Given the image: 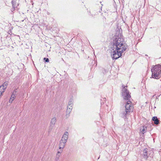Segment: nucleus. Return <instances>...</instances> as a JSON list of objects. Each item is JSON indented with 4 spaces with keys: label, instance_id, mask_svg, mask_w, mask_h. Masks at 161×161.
<instances>
[{
    "label": "nucleus",
    "instance_id": "f257e3e1",
    "mask_svg": "<svg viewBox=\"0 0 161 161\" xmlns=\"http://www.w3.org/2000/svg\"><path fill=\"white\" fill-rule=\"evenodd\" d=\"M123 39L121 38H116L113 42V50L111 53L112 58L116 59L122 55V53L126 49L123 42Z\"/></svg>",
    "mask_w": 161,
    "mask_h": 161
},
{
    "label": "nucleus",
    "instance_id": "f03ea898",
    "mask_svg": "<svg viewBox=\"0 0 161 161\" xmlns=\"http://www.w3.org/2000/svg\"><path fill=\"white\" fill-rule=\"evenodd\" d=\"M151 71L152 78L157 79H159L161 75V65L158 64L154 66L151 69Z\"/></svg>",
    "mask_w": 161,
    "mask_h": 161
},
{
    "label": "nucleus",
    "instance_id": "7ed1b4c3",
    "mask_svg": "<svg viewBox=\"0 0 161 161\" xmlns=\"http://www.w3.org/2000/svg\"><path fill=\"white\" fill-rule=\"evenodd\" d=\"M133 107L131 105V102L130 101H128L127 102L125 106V109L122 110L121 113V115L123 117H126L127 114H128L132 109Z\"/></svg>",
    "mask_w": 161,
    "mask_h": 161
},
{
    "label": "nucleus",
    "instance_id": "20e7f679",
    "mask_svg": "<svg viewBox=\"0 0 161 161\" xmlns=\"http://www.w3.org/2000/svg\"><path fill=\"white\" fill-rule=\"evenodd\" d=\"M122 87L121 93L123 98L125 100L130 101L131 96L129 91L127 89V86H124L123 85Z\"/></svg>",
    "mask_w": 161,
    "mask_h": 161
},
{
    "label": "nucleus",
    "instance_id": "39448f33",
    "mask_svg": "<svg viewBox=\"0 0 161 161\" xmlns=\"http://www.w3.org/2000/svg\"><path fill=\"white\" fill-rule=\"evenodd\" d=\"M68 133L67 131L65 132L63 135L59 144V149H63L65 147L68 137Z\"/></svg>",
    "mask_w": 161,
    "mask_h": 161
},
{
    "label": "nucleus",
    "instance_id": "423d86ee",
    "mask_svg": "<svg viewBox=\"0 0 161 161\" xmlns=\"http://www.w3.org/2000/svg\"><path fill=\"white\" fill-rule=\"evenodd\" d=\"M72 100H71L69 102L68 105L67 107V108L66 111V113L67 114L66 115V116H67V117H68L69 116V114L70 113L72 108Z\"/></svg>",
    "mask_w": 161,
    "mask_h": 161
},
{
    "label": "nucleus",
    "instance_id": "0eeeda50",
    "mask_svg": "<svg viewBox=\"0 0 161 161\" xmlns=\"http://www.w3.org/2000/svg\"><path fill=\"white\" fill-rule=\"evenodd\" d=\"M150 152V151H148V149L147 148L145 149L143 151V153L142 154V155L143 158L147 159L149 156V153Z\"/></svg>",
    "mask_w": 161,
    "mask_h": 161
},
{
    "label": "nucleus",
    "instance_id": "6e6552de",
    "mask_svg": "<svg viewBox=\"0 0 161 161\" xmlns=\"http://www.w3.org/2000/svg\"><path fill=\"white\" fill-rule=\"evenodd\" d=\"M56 119L55 117H53L50 123V126L52 128L53 127L56 122Z\"/></svg>",
    "mask_w": 161,
    "mask_h": 161
},
{
    "label": "nucleus",
    "instance_id": "1a4fd4ad",
    "mask_svg": "<svg viewBox=\"0 0 161 161\" xmlns=\"http://www.w3.org/2000/svg\"><path fill=\"white\" fill-rule=\"evenodd\" d=\"M152 120L154 121V123L156 125H158L159 124V120L157 117L154 116L152 118Z\"/></svg>",
    "mask_w": 161,
    "mask_h": 161
},
{
    "label": "nucleus",
    "instance_id": "9d476101",
    "mask_svg": "<svg viewBox=\"0 0 161 161\" xmlns=\"http://www.w3.org/2000/svg\"><path fill=\"white\" fill-rule=\"evenodd\" d=\"M147 129V127H146L145 128L144 126H142L141 127V130L142 134H144L146 132V130Z\"/></svg>",
    "mask_w": 161,
    "mask_h": 161
},
{
    "label": "nucleus",
    "instance_id": "9b49d317",
    "mask_svg": "<svg viewBox=\"0 0 161 161\" xmlns=\"http://www.w3.org/2000/svg\"><path fill=\"white\" fill-rule=\"evenodd\" d=\"M6 89L4 88L2 85L0 86V93L1 94H2V93L5 91Z\"/></svg>",
    "mask_w": 161,
    "mask_h": 161
},
{
    "label": "nucleus",
    "instance_id": "f8f14e48",
    "mask_svg": "<svg viewBox=\"0 0 161 161\" xmlns=\"http://www.w3.org/2000/svg\"><path fill=\"white\" fill-rule=\"evenodd\" d=\"M15 97V96L12 94L11 96V97L9 100V102L12 103L13 101L14 100Z\"/></svg>",
    "mask_w": 161,
    "mask_h": 161
},
{
    "label": "nucleus",
    "instance_id": "ddd939ff",
    "mask_svg": "<svg viewBox=\"0 0 161 161\" xmlns=\"http://www.w3.org/2000/svg\"><path fill=\"white\" fill-rule=\"evenodd\" d=\"M8 85V82H5L3 83L2 86H3V87H4V88H6L7 86Z\"/></svg>",
    "mask_w": 161,
    "mask_h": 161
},
{
    "label": "nucleus",
    "instance_id": "4468645a",
    "mask_svg": "<svg viewBox=\"0 0 161 161\" xmlns=\"http://www.w3.org/2000/svg\"><path fill=\"white\" fill-rule=\"evenodd\" d=\"M17 89H15L14 90L12 94L16 96V95H17Z\"/></svg>",
    "mask_w": 161,
    "mask_h": 161
},
{
    "label": "nucleus",
    "instance_id": "2eb2a0df",
    "mask_svg": "<svg viewBox=\"0 0 161 161\" xmlns=\"http://www.w3.org/2000/svg\"><path fill=\"white\" fill-rule=\"evenodd\" d=\"M14 2H13V1H12V9H11V11L13 12V11H14L15 9V7H14Z\"/></svg>",
    "mask_w": 161,
    "mask_h": 161
},
{
    "label": "nucleus",
    "instance_id": "dca6fc26",
    "mask_svg": "<svg viewBox=\"0 0 161 161\" xmlns=\"http://www.w3.org/2000/svg\"><path fill=\"white\" fill-rule=\"evenodd\" d=\"M60 155H56L55 158V161H58V160L59 159V158L60 157Z\"/></svg>",
    "mask_w": 161,
    "mask_h": 161
},
{
    "label": "nucleus",
    "instance_id": "f3484780",
    "mask_svg": "<svg viewBox=\"0 0 161 161\" xmlns=\"http://www.w3.org/2000/svg\"><path fill=\"white\" fill-rule=\"evenodd\" d=\"M43 59L46 62H48L49 61V59L48 58H43Z\"/></svg>",
    "mask_w": 161,
    "mask_h": 161
},
{
    "label": "nucleus",
    "instance_id": "a211bd4d",
    "mask_svg": "<svg viewBox=\"0 0 161 161\" xmlns=\"http://www.w3.org/2000/svg\"><path fill=\"white\" fill-rule=\"evenodd\" d=\"M62 150H61L60 151H58L56 155H60V156L61 155V153H62Z\"/></svg>",
    "mask_w": 161,
    "mask_h": 161
},
{
    "label": "nucleus",
    "instance_id": "6ab92c4d",
    "mask_svg": "<svg viewBox=\"0 0 161 161\" xmlns=\"http://www.w3.org/2000/svg\"><path fill=\"white\" fill-rule=\"evenodd\" d=\"M14 7H15V6L14 5Z\"/></svg>",
    "mask_w": 161,
    "mask_h": 161
},
{
    "label": "nucleus",
    "instance_id": "aec40b11",
    "mask_svg": "<svg viewBox=\"0 0 161 161\" xmlns=\"http://www.w3.org/2000/svg\"><path fill=\"white\" fill-rule=\"evenodd\" d=\"M99 3H101V2H99Z\"/></svg>",
    "mask_w": 161,
    "mask_h": 161
},
{
    "label": "nucleus",
    "instance_id": "412c9836",
    "mask_svg": "<svg viewBox=\"0 0 161 161\" xmlns=\"http://www.w3.org/2000/svg\"><path fill=\"white\" fill-rule=\"evenodd\" d=\"M22 21H24V20H22Z\"/></svg>",
    "mask_w": 161,
    "mask_h": 161
}]
</instances>
